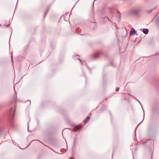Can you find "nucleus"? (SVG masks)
I'll use <instances>...</instances> for the list:
<instances>
[{
	"label": "nucleus",
	"mask_w": 159,
	"mask_h": 159,
	"mask_svg": "<svg viewBox=\"0 0 159 159\" xmlns=\"http://www.w3.org/2000/svg\"><path fill=\"white\" fill-rule=\"evenodd\" d=\"M95 57H97V56H96Z\"/></svg>",
	"instance_id": "obj_6"
},
{
	"label": "nucleus",
	"mask_w": 159,
	"mask_h": 159,
	"mask_svg": "<svg viewBox=\"0 0 159 159\" xmlns=\"http://www.w3.org/2000/svg\"><path fill=\"white\" fill-rule=\"evenodd\" d=\"M90 119V118L89 117H88L86 120H84V122L85 123H87Z\"/></svg>",
	"instance_id": "obj_4"
},
{
	"label": "nucleus",
	"mask_w": 159,
	"mask_h": 159,
	"mask_svg": "<svg viewBox=\"0 0 159 159\" xmlns=\"http://www.w3.org/2000/svg\"><path fill=\"white\" fill-rule=\"evenodd\" d=\"M143 32L145 34H147L148 33V30L147 29H144L143 30Z\"/></svg>",
	"instance_id": "obj_3"
},
{
	"label": "nucleus",
	"mask_w": 159,
	"mask_h": 159,
	"mask_svg": "<svg viewBox=\"0 0 159 159\" xmlns=\"http://www.w3.org/2000/svg\"><path fill=\"white\" fill-rule=\"evenodd\" d=\"M136 31L134 29H133V28L131 30L130 32V33H129L130 35H133L135 33H136Z\"/></svg>",
	"instance_id": "obj_2"
},
{
	"label": "nucleus",
	"mask_w": 159,
	"mask_h": 159,
	"mask_svg": "<svg viewBox=\"0 0 159 159\" xmlns=\"http://www.w3.org/2000/svg\"><path fill=\"white\" fill-rule=\"evenodd\" d=\"M81 127V126L80 125H77L74 127L73 129L75 131H76L79 130Z\"/></svg>",
	"instance_id": "obj_1"
},
{
	"label": "nucleus",
	"mask_w": 159,
	"mask_h": 159,
	"mask_svg": "<svg viewBox=\"0 0 159 159\" xmlns=\"http://www.w3.org/2000/svg\"><path fill=\"white\" fill-rule=\"evenodd\" d=\"M69 159H73V158L72 157H70Z\"/></svg>",
	"instance_id": "obj_5"
}]
</instances>
